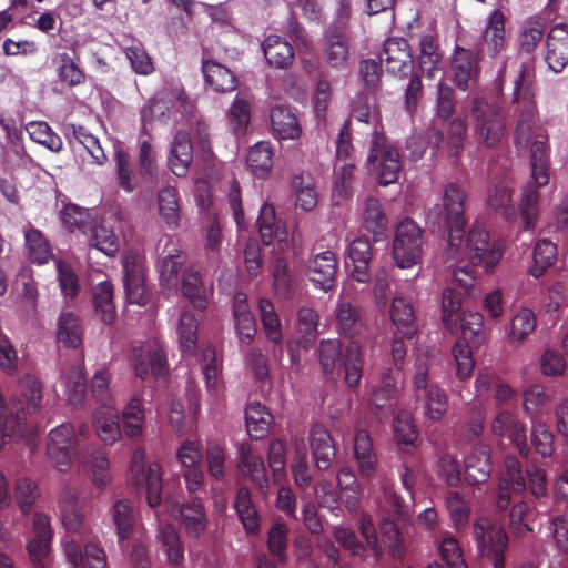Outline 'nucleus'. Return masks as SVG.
<instances>
[{"label":"nucleus","instance_id":"obj_35","mask_svg":"<svg viewBox=\"0 0 568 568\" xmlns=\"http://www.w3.org/2000/svg\"><path fill=\"white\" fill-rule=\"evenodd\" d=\"M273 133L280 140H297L302 128L295 113L285 105H275L271 110Z\"/></svg>","mask_w":568,"mask_h":568},{"label":"nucleus","instance_id":"obj_61","mask_svg":"<svg viewBox=\"0 0 568 568\" xmlns=\"http://www.w3.org/2000/svg\"><path fill=\"white\" fill-rule=\"evenodd\" d=\"M93 303L97 314L105 324L115 320V307L113 303V287L110 282H100L93 291Z\"/></svg>","mask_w":568,"mask_h":568},{"label":"nucleus","instance_id":"obj_17","mask_svg":"<svg viewBox=\"0 0 568 568\" xmlns=\"http://www.w3.org/2000/svg\"><path fill=\"white\" fill-rule=\"evenodd\" d=\"M65 135L73 152L82 156L83 161L98 165L105 162L106 156L99 140L83 126L71 124L67 126Z\"/></svg>","mask_w":568,"mask_h":568},{"label":"nucleus","instance_id":"obj_43","mask_svg":"<svg viewBox=\"0 0 568 568\" xmlns=\"http://www.w3.org/2000/svg\"><path fill=\"white\" fill-rule=\"evenodd\" d=\"M483 41L490 57L499 54L505 47V16L496 9L487 19L485 30L483 32Z\"/></svg>","mask_w":568,"mask_h":568},{"label":"nucleus","instance_id":"obj_36","mask_svg":"<svg viewBox=\"0 0 568 568\" xmlns=\"http://www.w3.org/2000/svg\"><path fill=\"white\" fill-rule=\"evenodd\" d=\"M2 125L6 131L7 139L6 143L1 148V162L9 168L24 165L28 161V155L22 144V132L13 124L3 123Z\"/></svg>","mask_w":568,"mask_h":568},{"label":"nucleus","instance_id":"obj_59","mask_svg":"<svg viewBox=\"0 0 568 568\" xmlns=\"http://www.w3.org/2000/svg\"><path fill=\"white\" fill-rule=\"evenodd\" d=\"M247 433L258 439L267 435L273 417L260 403H251L245 410Z\"/></svg>","mask_w":568,"mask_h":568},{"label":"nucleus","instance_id":"obj_34","mask_svg":"<svg viewBox=\"0 0 568 568\" xmlns=\"http://www.w3.org/2000/svg\"><path fill=\"white\" fill-rule=\"evenodd\" d=\"M235 329L241 344H250L256 334L255 317L248 308L247 296L237 293L233 302Z\"/></svg>","mask_w":568,"mask_h":568},{"label":"nucleus","instance_id":"obj_21","mask_svg":"<svg viewBox=\"0 0 568 568\" xmlns=\"http://www.w3.org/2000/svg\"><path fill=\"white\" fill-rule=\"evenodd\" d=\"M397 394L398 387L395 378L389 372H385L379 385L374 388L369 398L371 410L376 418L384 420L394 413Z\"/></svg>","mask_w":568,"mask_h":568},{"label":"nucleus","instance_id":"obj_33","mask_svg":"<svg viewBox=\"0 0 568 568\" xmlns=\"http://www.w3.org/2000/svg\"><path fill=\"white\" fill-rule=\"evenodd\" d=\"M181 292L194 308L203 311L207 306L212 286L205 285L199 272L190 267L183 273Z\"/></svg>","mask_w":568,"mask_h":568},{"label":"nucleus","instance_id":"obj_12","mask_svg":"<svg viewBox=\"0 0 568 568\" xmlns=\"http://www.w3.org/2000/svg\"><path fill=\"white\" fill-rule=\"evenodd\" d=\"M258 231L265 245H276L280 251L295 247L298 241L295 232L288 233L286 224L276 219L271 204H263L258 216Z\"/></svg>","mask_w":568,"mask_h":568},{"label":"nucleus","instance_id":"obj_32","mask_svg":"<svg viewBox=\"0 0 568 568\" xmlns=\"http://www.w3.org/2000/svg\"><path fill=\"white\" fill-rule=\"evenodd\" d=\"M83 341L80 317L70 311L61 312L57 320V342L68 348H79Z\"/></svg>","mask_w":568,"mask_h":568},{"label":"nucleus","instance_id":"obj_3","mask_svg":"<svg viewBox=\"0 0 568 568\" xmlns=\"http://www.w3.org/2000/svg\"><path fill=\"white\" fill-rule=\"evenodd\" d=\"M433 357L418 354L414 363L413 387L417 399H423L424 415L430 420H439L448 408L447 394L437 385L428 384V371Z\"/></svg>","mask_w":568,"mask_h":568},{"label":"nucleus","instance_id":"obj_46","mask_svg":"<svg viewBox=\"0 0 568 568\" xmlns=\"http://www.w3.org/2000/svg\"><path fill=\"white\" fill-rule=\"evenodd\" d=\"M537 325L535 313L527 307L519 308L510 322L507 341L510 346H520L535 331Z\"/></svg>","mask_w":568,"mask_h":568},{"label":"nucleus","instance_id":"obj_5","mask_svg":"<svg viewBox=\"0 0 568 568\" xmlns=\"http://www.w3.org/2000/svg\"><path fill=\"white\" fill-rule=\"evenodd\" d=\"M85 426L75 429L73 424L62 423L52 428L45 443V456L49 465L61 474L69 473L73 465V450L79 445L80 435Z\"/></svg>","mask_w":568,"mask_h":568},{"label":"nucleus","instance_id":"obj_20","mask_svg":"<svg viewBox=\"0 0 568 568\" xmlns=\"http://www.w3.org/2000/svg\"><path fill=\"white\" fill-rule=\"evenodd\" d=\"M79 465L94 487L102 489L110 483V462L102 448L85 449L79 459Z\"/></svg>","mask_w":568,"mask_h":568},{"label":"nucleus","instance_id":"obj_24","mask_svg":"<svg viewBox=\"0 0 568 568\" xmlns=\"http://www.w3.org/2000/svg\"><path fill=\"white\" fill-rule=\"evenodd\" d=\"M505 468V474L500 477L498 487L497 506L499 509L508 507L511 494H521L526 488L525 477L516 458H506Z\"/></svg>","mask_w":568,"mask_h":568},{"label":"nucleus","instance_id":"obj_6","mask_svg":"<svg viewBox=\"0 0 568 568\" xmlns=\"http://www.w3.org/2000/svg\"><path fill=\"white\" fill-rule=\"evenodd\" d=\"M484 317L478 312H463L458 322V329L462 331L464 338L459 339L453 347V356L456 363V375L459 379H467L471 376L475 361L473 352L466 338L474 344H481Z\"/></svg>","mask_w":568,"mask_h":568},{"label":"nucleus","instance_id":"obj_42","mask_svg":"<svg viewBox=\"0 0 568 568\" xmlns=\"http://www.w3.org/2000/svg\"><path fill=\"white\" fill-rule=\"evenodd\" d=\"M158 212L163 223L176 229L181 221V207L178 190L172 185L160 189L158 193Z\"/></svg>","mask_w":568,"mask_h":568},{"label":"nucleus","instance_id":"obj_48","mask_svg":"<svg viewBox=\"0 0 568 568\" xmlns=\"http://www.w3.org/2000/svg\"><path fill=\"white\" fill-rule=\"evenodd\" d=\"M265 59L271 65L283 69L291 65L294 51L292 45L276 34L268 36L262 43Z\"/></svg>","mask_w":568,"mask_h":568},{"label":"nucleus","instance_id":"obj_1","mask_svg":"<svg viewBox=\"0 0 568 568\" xmlns=\"http://www.w3.org/2000/svg\"><path fill=\"white\" fill-rule=\"evenodd\" d=\"M465 192L457 183H448L444 189L442 203L435 204L428 212V221L433 225L445 224L448 233L446 261L452 280L465 291L475 283L474 266L483 262L486 268H493L499 253L489 252V235L481 224H475L465 234Z\"/></svg>","mask_w":568,"mask_h":568},{"label":"nucleus","instance_id":"obj_54","mask_svg":"<svg viewBox=\"0 0 568 568\" xmlns=\"http://www.w3.org/2000/svg\"><path fill=\"white\" fill-rule=\"evenodd\" d=\"M342 347L338 339H323L318 348V359L327 378L335 379L341 375Z\"/></svg>","mask_w":568,"mask_h":568},{"label":"nucleus","instance_id":"obj_31","mask_svg":"<svg viewBox=\"0 0 568 568\" xmlns=\"http://www.w3.org/2000/svg\"><path fill=\"white\" fill-rule=\"evenodd\" d=\"M335 321L339 332L348 337L359 335L365 329L361 310L342 296L336 303Z\"/></svg>","mask_w":568,"mask_h":568},{"label":"nucleus","instance_id":"obj_26","mask_svg":"<svg viewBox=\"0 0 568 568\" xmlns=\"http://www.w3.org/2000/svg\"><path fill=\"white\" fill-rule=\"evenodd\" d=\"M239 469L256 484L262 495L268 494L270 486L264 463L260 455L253 453L248 443H242L239 446Z\"/></svg>","mask_w":568,"mask_h":568},{"label":"nucleus","instance_id":"obj_53","mask_svg":"<svg viewBox=\"0 0 568 568\" xmlns=\"http://www.w3.org/2000/svg\"><path fill=\"white\" fill-rule=\"evenodd\" d=\"M476 542L480 555L494 561V568H505L508 535H476Z\"/></svg>","mask_w":568,"mask_h":568},{"label":"nucleus","instance_id":"obj_14","mask_svg":"<svg viewBox=\"0 0 568 568\" xmlns=\"http://www.w3.org/2000/svg\"><path fill=\"white\" fill-rule=\"evenodd\" d=\"M318 326L317 313L307 306H303L297 312L296 331L300 335L298 339H292L287 343L291 364L300 367V349H308L315 339Z\"/></svg>","mask_w":568,"mask_h":568},{"label":"nucleus","instance_id":"obj_39","mask_svg":"<svg viewBox=\"0 0 568 568\" xmlns=\"http://www.w3.org/2000/svg\"><path fill=\"white\" fill-rule=\"evenodd\" d=\"M202 71L206 85L215 92H231L235 90L237 85V80L234 73L215 61L209 60L203 62Z\"/></svg>","mask_w":568,"mask_h":568},{"label":"nucleus","instance_id":"obj_4","mask_svg":"<svg viewBox=\"0 0 568 568\" xmlns=\"http://www.w3.org/2000/svg\"><path fill=\"white\" fill-rule=\"evenodd\" d=\"M20 396L10 403L9 437L21 436L27 430L28 418L37 413L43 400L42 385L32 375L24 376L19 382Z\"/></svg>","mask_w":568,"mask_h":568},{"label":"nucleus","instance_id":"obj_44","mask_svg":"<svg viewBox=\"0 0 568 568\" xmlns=\"http://www.w3.org/2000/svg\"><path fill=\"white\" fill-rule=\"evenodd\" d=\"M466 479L469 484L485 483L491 473L490 454L487 447L473 449L466 458Z\"/></svg>","mask_w":568,"mask_h":568},{"label":"nucleus","instance_id":"obj_45","mask_svg":"<svg viewBox=\"0 0 568 568\" xmlns=\"http://www.w3.org/2000/svg\"><path fill=\"white\" fill-rule=\"evenodd\" d=\"M390 321L397 334L412 338L416 332L413 306L402 296H395L390 306Z\"/></svg>","mask_w":568,"mask_h":568},{"label":"nucleus","instance_id":"obj_51","mask_svg":"<svg viewBox=\"0 0 568 568\" xmlns=\"http://www.w3.org/2000/svg\"><path fill=\"white\" fill-rule=\"evenodd\" d=\"M354 456L361 475L365 478H371L375 470L376 456L373 452L371 436L365 430H358L355 435Z\"/></svg>","mask_w":568,"mask_h":568},{"label":"nucleus","instance_id":"obj_8","mask_svg":"<svg viewBox=\"0 0 568 568\" xmlns=\"http://www.w3.org/2000/svg\"><path fill=\"white\" fill-rule=\"evenodd\" d=\"M367 165L377 175L381 185L395 183L399 178L402 162L398 150L381 132H375L373 136Z\"/></svg>","mask_w":568,"mask_h":568},{"label":"nucleus","instance_id":"obj_23","mask_svg":"<svg viewBox=\"0 0 568 568\" xmlns=\"http://www.w3.org/2000/svg\"><path fill=\"white\" fill-rule=\"evenodd\" d=\"M92 426L97 436L106 445L121 438L119 414L114 404L99 405L92 415Z\"/></svg>","mask_w":568,"mask_h":568},{"label":"nucleus","instance_id":"obj_62","mask_svg":"<svg viewBox=\"0 0 568 568\" xmlns=\"http://www.w3.org/2000/svg\"><path fill=\"white\" fill-rule=\"evenodd\" d=\"M546 30L544 19L531 17L527 19L523 26L518 38V47L520 52H532L541 41Z\"/></svg>","mask_w":568,"mask_h":568},{"label":"nucleus","instance_id":"obj_18","mask_svg":"<svg viewBox=\"0 0 568 568\" xmlns=\"http://www.w3.org/2000/svg\"><path fill=\"white\" fill-rule=\"evenodd\" d=\"M187 111V100L181 88L171 91H161L152 99L151 103L142 110V118H159L164 120L171 113Z\"/></svg>","mask_w":568,"mask_h":568},{"label":"nucleus","instance_id":"obj_37","mask_svg":"<svg viewBox=\"0 0 568 568\" xmlns=\"http://www.w3.org/2000/svg\"><path fill=\"white\" fill-rule=\"evenodd\" d=\"M323 52L325 61L333 68H345L349 58V48L344 33L328 29L324 36Z\"/></svg>","mask_w":568,"mask_h":568},{"label":"nucleus","instance_id":"obj_40","mask_svg":"<svg viewBox=\"0 0 568 568\" xmlns=\"http://www.w3.org/2000/svg\"><path fill=\"white\" fill-rule=\"evenodd\" d=\"M90 247L95 248L106 256H114L120 250V241L115 232L104 222L94 221L88 234Z\"/></svg>","mask_w":568,"mask_h":568},{"label":"nucleus","instance_id":"obj_19","mask_svg":"<svg viewBox=\"0 0 568 568\" xmlns=\"http://www.w3.org/2000/svg\"><path fill=\"white\" fill-rule=\"evenodd\" d=\"M450 68L457 88L463 91L468 90L476 82L479 73L478 54L473 50L457 45L452 58Z\"/></svg>","mask_w":568,"mask_h":568},{"label":"nucleus","instance_id":"obj_41","mask_svg":"<svg viewBox=\"0 0 568 568\" xmlns=\"http://www.w3.org/2000/svg\"><path fill=\"white\" fill-rule=\"evenodd\" d=\"M487 204L490 210L500 213L508 221H514L517 217L513 205V187L505 180L498 181L489 189Z\"/></svg>","mask_w":568,"mask_h":568},{"label":"nucleus","instance_id":"obj_58","mask_svg":"<svg viewBox=\"0 0 568 568\" xmlns=\"http://www.w3.org/2000/svg\"><path fill=\"white\" fill-rule=\"evenodd\" d=\"M145 413L140 399L132 398L122 412L123 432L131 439L140 438L143 434Z\"/></svg>","mask_w":568,"mask_h":568},{"label":"nucleus","instance_id":"obj_15","mask_svg":"<svg viewBox=\"0 0 568 568\" xmlns=\"http://www.w3.org/2000/svg\"><path fill=\"white\" fill-rule=\"evenodd\" d=\"M379 58L387 71L393 74L407 77L413 71V57L409 44L405 39L392 38L386 40Z\"/></svg>","mask_w":568,"mask_h":568},{"label":"nucleus","instance_id":"obj_16","mask_svg":"<svg viewBox=\"0 0 568 568\" xmlns=\"http://www.w3.org/2000/svg\"><path fill=\"white\" fill-rule=\"evenodd\" d=\"M491 432L496 436L507 437L521 455H528L525 426L508 407L500 408L491 423Z\"/></svg>","mask_w":568,"mask_h":568},{"label":"nucleus","instance_id":"obj_56","mask_svg":"<svg viewBox=\"0 0 568 568\" xmlns=\"http://www.w3.org/2000/svg\"><path fill=\"white\" fill-rule=\"evenodd\" d=\"M260 318L263 326L264 334L274 345H282L283 332L282 324L275 307L268 298L262 297L258 301Z\"/></svg>","mask_w":568,"mask_h":568},{"label":"nucleus","instance_id":"obj_38","mask_svg":"<svg viewBox=\"0 0 568 568\" xmlns=\"http://www.w3.org/2000/svg\"><path fill=\"white\" fill-rule=\"evenodd\" d=\"M355 163H336L333 174L332 199L336 204L349 200L355 185Z\"/></svg>","mask_w":568,"mask_h":568},{"label":"nucleus","instance_id":"obj_55","mask_svg":"<svg viewBox=\"0 0 568 568\" xmlns=\"http://www.w3.org/2000/svg\"><path fill=\"white\" fill-rule=\"evenodd\" d=\"M557 245L547 239L539 240L532 252V265L528 273L535 277H541L546 271L557 261Z\"/></svg>","mask_w":568,"mask_h":568},{"label":"nucleus","instance_id":"obj_60","mask_svg":"<svg viewBox=\"0 0 568 568\" xmlns=\"http://www.w3.org/2000/svg\"><path fill=\"white\" fill-rule=\"evenodd\" d=\"M361 206L364 227L375 235L382 234L387 226V217L379 201L373 196H367L362 201Z\"/></svg>","mask_w":568,"mask_h":568},{"label":"nucleus","instance_id":"obj_22","mask_svg":"<svg viewBox=\"0 0 568 568\" xmlns=\"http://www.w3.org/2000/svg\"><path fill=\"white\" fill-rule=\"evenodd\" d=\"M545 60L550 70L558 73L568 64V28L555 26L546 38Z\"/></svg>","mask_w":568,"mask_h":568},{"label":"nucleus","instance_id":"obj_29","mask_svg":"<svg viewBox=\"0 0 568 568\" xmlns=\"http://www.w3.org/2000/svg\"><path fill=\"white\" fill-rule=\"evenodd\" d=\"M64 554L73 568H85L84 560L89 568H108L104 551L95 544L85 546V554H82L81 546L73 540H63Z\"/></svg>","mask_w":568,"mask_h":568},{"label":"nucleus","instance_id":"obj_7","mask_svg":"<svg viewBox=\"0 0 568 568\" xmlns=\"http://www.w3.org/2000/svg\"><path fill=\"white\" fill-rule=\"evenodd\" d=\"M473 120L474 133L480 143L491 148L501 142L506 132V122L497 104L477 97L474 100Z\"/></svg>","mask_w":568,"mask_h":568},{"label":"nucleus","instance_id":"obj_49","mask_svg":"<svg viewBox=\"0 0 568 568\" xmlns=\"http://www.w3.org/2000/svg\"><path fill=\"white\" fill-rule=\"evenodd\" d=\"M310 439L317 468L327 469L335 455V448L328 432L316 425L311 430Z\"/></svg>","mask_w":568,"mask_h":568},{"label":"nucleus","instance_id":"obj_25","mask_svg":"<svg viewBox=\"0 0 568 568\" xmlns=\"http://www.w3.org/2000/svg\"><path fill=\"white\" fill-rule=\"evenodd\" d=\"M337 261L332 251H324L314 256L307 267L310 281L318 288L327 292L334 286Z\"/></svg>","mask_w":568,"mask_h":568},{"label":"nucleus","instance_id":"obj_27","mask_svg":"<svg viewBox=\"0 0 568 568\" xmlns=\"http://www.w3.org/2000/svg\"><path fill=\"white\" fill-rule=\"evenodd\" d=\"M239 469L256 484L262 495L268 494L270 486L264 463L260 455L253 453L248 443H242L239 446Z\"/></svg>","mask_w":568,"mask_h":568},{"label":"nucleus","instance_id":"obj_50","mask_svg":"<svg viewBox=\"0 0 568 568\" xmlns=\"http://www.w3.org/2000/svg\"><path fill=\"white\" fill-rule=\"evenodd\" d=\"M23 233L30 261L38 265L48 263L53 257L52 247L42 232L28 225Z\"/></svg>","mask_w":568,"mask_h":568},{"label":"nucleus","instance_id":"obj_10","mask_svg":"<svg viewBox=\"0 0 568 568\" xmlns=\"http://www.w3.org/2000/svg\"><path fill=\"white\" fill-rule=\"evenodd\" d=\"M145 452L142 448L134 450L131 462V476L134 485L146 491V500L154 508L161 504L162 470L159 463L144 465Z\"/></svg>","mask_w":568,"mask_h":568},{"label":"nucleus","instance_id":"obj_64","mask_svg":"<svg viewBox=\"0 0 568 568\" xmlns=\"http://www.w3.org/2000/svg\"><path fill=\"white\" fill-rule=\"evenodd\" d=\"M59 80L69 85L75 87L84 81V72L68 53L57 54L53 59Z\"/></svg>","mask_w":568,"mask_h":568},{"label":"nucleus","instance_id":"obj_11","mask_svg":"<svg viewBox=\"0 0 568 568\" xmlns=\"http://www.w3.org/2000/svg\"><path fill=\"white\" fill-rule=\"evenodd\" d=\"M126 298L131 304L145 305L149 292L145 286V260L138 251L129 250L122 256Z\"/></svg>","mask_w":568,"mask_h":568},{"label":"nucleus","instance_id":"obj_63","mask_svg":"<svg viewBox=\"0 0 568 568\" xmlns=\"http://www.w3.org/2000/svg\"><path fill=\"white\" fill-rule=\"evenodd\" d=\"M227 120L235 134L245 133L251 120V101L245 95H235L227 111Z\"/></svg>","mask_w":568,"mask_h":568},{"label":"nucleus","instance_id":"obj_9","mask_svg":"<svg viewBox=\"0 0 568 568\" xmlns=\"http://www.w3.org/2000/svg\"><path fill=\"white\" fill-rule=\"evenodd\" d=\"M423 232L410 219L403 220L396 227L393 242V258L399 268H410L422 262Z\"/></svg>","mask_w":568,"mask_h":568},{"label":"nucleus","instance_id":"obj_28","mask_svg":"<svg viewBox=\"0 0 568 568\" xmlns=\"http://www.w3.org/2000/svg\"><path fill=\"white\" fill-rule=\"evenodd\" d=\"M193 161V146L186 132H178L173 138L169 154L168 166L178 176H185Z\"/></svg>","mask_w":568,"mask_h":568},{"label":"nucleus","instance_id":"obj_13","mask_svg":"<svg viewBox=\"0 0 568 568\" xmlns=\"http://www.w3.org/2000/svg\"><path fill=\"white\" fill-rule=\"evenodd\" d=\"M132 366L142 379L160 378L166 374V354L158 341H149L134 348Z\"/></svg>","mask_w":568,"mask_h":568},{"label":"nucleus","instance_id":"obj_57","mask_svg":"<svg viewBox=\"0 0 568 568\" xmlns=\"http://www.w3.org/2000/svg\"><path fill=\"white\" fill-rule=\"evenodd\" d=\"M247 166L260 179L266 178L273 166V151L268 142H257L247 153Z\"/></svg>","mask_w":568,"mask_h":568},{"label":"nucleus","instance_id":"obj_47","mask_svg":"<svg viewBox=\"0 0 568 568\" xmlns=\"http://www.w3.org/2000/svg\"><path fill=\"white\" fill-rule=\"evenodd\" d=\"M418 64L427 78H434L443 70L442 53L432 36H424L419 41Z\"/></svg>","mask_w":568,"mask_h":568},{"label":"nucleus","instance_id":"obj_2","mask_svg":"<svg viewBox=\"0 0 568 568\" xmlns=\"http://www.w3.org/2000/svg\"><path fill=\"white\" fill-rule=\"evenodd\" d=\"M521 74L516 79L514 102L521 106L519 120L515 131L517 149H530V178L520 194L519 214L525 230L536 226L539 216V187L549 183V149L545 131L535 125L536 104L530 93L521 92L519 82Z\"/></svg>","mask_w":568,"mask_h":568},{"label":"nucleus","instance_id":"obj_30","mask_svg":"<svg viewBox=\"0 0 568 568\" xmlns=\"http://www.w3.org/2000/svg\"><path fill=\"white\" fill-rule=\"evenodd\" d=\"M371 243L366 237H357L353 240L347 250L346 265L351 270L352 277L359 282L366 283L369 280L368 265L371 261Z\"/></svg>","mask_w":568,"mask_h":568},{"label":"nucleus","instance_id":"obj_52","mask_svg":"<svg viewBox=\"0 0 568 568\" xmlns=\"http://www.w3.org/2000/svg\"><path fill=\"white\" fill-rule=\"evenodd\" d=\"M63 394L72 407H80L85 399L87 383L83 368L75 366L71 368L61 379Z\"/></svg>","mask_w":568,"mask_h":568}]
</instances>
